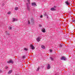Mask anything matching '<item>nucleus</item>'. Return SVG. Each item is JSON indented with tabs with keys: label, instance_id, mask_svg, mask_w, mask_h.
Returning a JSON list of instances; mask_svg holds the SVG:
<instances>
[{
	"label": "nucleus",
	"instance_id": "4",
	"mask_svg": "<svg viewBox=\"0 0 75 75\" xmlns=\"http://www.w3.org/2000/svg\"><path fill=\"white\" fill-rule=\"evenodd\" d=\"M67 59V58L65 57H62V58H61V60H64V61H65Z\"/></svg>",
	"mask_w": 75,
	"mask_h": 75
},
{
	"label": "nucleus",
	"instance_id": "24",
	"mask_svg": "<svg viewBox=\"0 0 75 75\" xmlns=\"http://www.w3.org/2000/svg\"><path fill=\"white\" fill-rule=\"evenodd\" d=\"M59 46L60 47H62V45H59Z\"/></svg>",
	"mask_w": 75,
	"mask_h": 75
},
{
	"label": "nucleus",
	"instance_id": "19",
	"mask_svg": "<svg viewBox=\"0 0 75 75\" xmlns=\"http://www.w3.org/2000/svg\"><path fill=\"white\" fill-rule=\"evenodd\" d=\"M11 13V12L10 11H9L8 12V14H10Z\"/></svg>",
	"mask_w": 75,
	"mask_h": 75
},
{
	"label": "nucleus",
	"instance_id": "9",
	"mask_svg": "<svg viewBox=\"0 0 75 75\" xmlns=\"http://www.w3.org/2000/svg\"><path fill=\"white\" fill-rule=\"evenodd\" d=\"M13 71V70H11L10 71H9L8 73V74H10L11 72H12V71Z\"/></svg>",
	"mask_w": 75,
	"mask_h": 75
},
{
	"label": "nucleus",
	"instance_id": "14",
	"mask_svg": "<svg viewBox=\"0 0 75 75\" xmlns=\"http://www.w3.org/2000/svg\"><path fill=\"white\" fill-rule=\"evenodd\" d=\"M50 59H51V61H54V59H53L52 57H50Z\"/></svg>",
	"mask_w": 75,
	"mask_h": 75
},
{
	"label": "nucleus",
	"instance_id": "27",
	"mask_svg": "<svg viewBox=\"0 0 75 75\" xmlns=\"http://www.w3.org/2000/svg\"><path fill=\"white\" fill-rule=\"evenodd\" d=\"M6 68V69H7V68H8V67H6V68Z\"/></svg>",
	"mask_w": 75,
	"mask_h": 75
},
{
	"label": "nucleus",
	"instance_id": "29",
	"mask_svg": "<svg viewBox=\"0 0 75 75\" xmlns=\"http://www.w3.org/2000/svg\"><path fill=\"white\" fill-rule=\"evenodd\" d=\"M28 2H30V0H28Z\"/></svg>",
	"mask_w": 75,
	"mask_h": 75
},
{
	"label": "nucleus",
	"instance_id": "3",
	"mask_svg": "<svg viewBox=\"0 0 75 75\" xmlns=\"http://www.w3.org/2000/svg\"><path fill=\"white\" fill-rule=\"evenodd\" d=\"M30 47H31L32 50H34V49H35V47H34V46H33V45H30Z\"/></svg>",
	"mask_w": 75,
	"mask_h": 75
},
{
	"label": "nucleus",
	"instance_id": "23",
	"mask_svg": "<svg viewBox=\"0 0 75 75\" xmlns=\"http://www.w3.org/2000/svg\"><path fill=\"white\" fill-rule=\"evenodd\" d=\"M75 19L72 21L73 22H75Z\"/></svg>",
	"mask_w": 75,
	"mask_h": 75
},
{
	"label": "nucleus",
	"instance_id": "15",
	"mask_svg": "<svg viewBox=\"0 0 75 75\" xmlns=\"http://www.w3.org/2000/svg\"><path fill=\"white\" fill-rule=\"evenodd\" d=\"M24 50H25V51H28V49L27 48H25L24 49Z\"/></svg>",
	"mask_w": 75,
	"mask_h": 75
},
{
	"label": "nucleus",
	"instance_id": "6",
	"mask_svg": "<svg viewBox=\"0 0 75 75\" xmlns=\"http://www.w3.org/2000/svg\"><path fill=\"white\" fill-rule=\"evenodd\" d=\"M65 3H66V4L68 6V5H69V2L68 1H66Z\"/></svg>",
	"mask_w": 75,
	"mask_h": 75
},
{
	"label": "nucleus",
	"instance_id": "18",
	"mask_svg": "<svg viewBox=\"0 0 75 75\" xmlns=\"http://www.w3.org/2000/svg\"><path fill=\"white\" fill-rule=\"evenodd\" d=\"M8 28L9 29H10V30H11V28H12L11 27H9Z\"/></svg>",
	"mask_w": 75,
	"mask_h": 75
},
{
	"label": "nucleus",
	"instance_id": "2",
	"mask_svg": "<svg viewBox=\"0 0 75 75\" xmlns=\"http://www.w3.org/2000/svg\"><path fill=\"white\" fill-rule=\"evenodd\" d=\"M7 62L8 64H10V63H11V64H13V60H12L11 59H10L9 61H8Z\"/></svg>",
	"mask_w": 75,
	"mask_h": 75
},
{
	"label": "nucleus",
	"instance_id": "10",
	"mask_svg": "<svg viewBox=\"0 0 75 75\" xmlns=\"http://www.w3.org/2000/svg\"><path fill=\"white\" fill-rule=\"evenodd\" d=\"M50 68V65L49 64L48 65L47 69H48Z\"/></svg>",
	"mask_w": 75,
	"mask_h": 75
},
{
	"label": "nucleus",
	"instance_id": "25",
	"mask_svg": "<svg viewBox=\"0 0 75 75\" xmlns=\"http://www.w3.org/2000/svg\"><path fill=\"white\" fill-rule=\"evenodd\" d=\"M39 27H41V26H42V25H39Z\"/></svg>",
	"mask_w": 75,
	"mask_h": 75
},
{
	"label": "nucleus",
	"instance_id": "20",
	"mask_svg": "<svg viewBox=\"0 0 75 75\" xmlns=\"http://www.w3.org/2000/svg\"><path fill=\"white\" fill-rule=\"evenodd\" d=\"M22 58L23 59H24V58H25V56H23Z\"/></svg>",
	"mask_w": 75,
	"mask_h": 75
},
{
	"label": "nucleus",
	"instance_id": "5",
	"mask_svg": "<svg viewBox=\"0 0 75 75\" xmlns=\"http://www.w3.org/2000/svg\"><path fill=\"white\" fill-rule=\"evenodd\" d=\"M42 30L43 33H45V29L44 28L42 29Z\"/></svg>",
	"mask_w": 75,
	"mask_h": 75
},
{
	"label": "nucleus",
	"instance_id": "21",
	"mask_svg": "<svg viewBox=\"0 0 75 75\" xmlns=\"http://www.w3.org/2000/svg\"><path fill=\"white\" fill-rule=\"evenodd\" d=\"M28 24H30V21H28Z\"/></svg>",
	"mask_w": 75,
	"mask_h": 75
},
{
	"label": "nucleus",
	"instance_id": "26",
	"mask_svg": "<svg viewBox=\"0 0 75 75\" xmlns=\"http://www.w3.org/2000/svg\"><path fill=\"white\" fill-rule=\"evenodd\" d=\"M42 15H41L40 16V18H42Z\"/></svg>",
	"mask_w": 75,
	"mask_h": 75
},
{
	"label": "nucleus",
	"instance_id": "8",
	"mask_svg": "<svg viewBox=\"0 0 75 75\" xmlns=\"http://www.w3.org/2000/svg\"><path fill=\"white\" fill-rule=\"evenodd\" d=\"M41 47V48H42V49H45V46L43 45H42Z\"/></svg>",
	"mask_w": 75,
	"mask_h": 75
},
{
	"label": "nucleus",
	"instance_id": "30",
	"mask_svg": "<svg viewBox=\"0 0 75 75\" xmlns=\"http://www.w3.org/2000/svg\"><path fill=\"white\" fill-rule=\"evenodd\" d=\"M31 20H32L33 21V18L31 19Z\"/></svg>",
	"mask_w": 75,
	"mask_h": 75
},
{
	"label": "nucleus",
	"instance_id": "7",
	"mask_svg": "<svg viewBox=\"0 0 75 75\" xmlns=\"http://www.w3.org/2000/svg\"><path fill=\"white\" fill-rule=\"evenodd\" d=\"M32 6H36V4L35 2L33 3H32Z\"/></svg>",
	"mask_w": 75,
	"mask_h": 75
},
{
	"label": "nucleus",
	"instance_id": "13",
	"mask_svg": "<svg viewBox=\"0 0 75 75\" xmlns=\"http://www.w3.org/2000/svg\"><path fill=\"white\" fill-rule=\"evenodd\" d=\"M51 10H52V11H53V10H55L54 8H52L51 9Z\"/></svg>",
	"mask_w": 75,
	"mask_h": 75
},
{
	"label": "nucleus",
	"instance_id": "17",
	"mask_svg": "<svg viewBox=\"0 0 75 75\" xmlns=\"http://www.w3.org/2000/svg\"><path fill=\"white\" fill-rule=\"evenodd\" d=\"M16 21V19H15V18H13V22L14 21Z\"/></svg>",
	"mask_w": 75,
	"mask_h": 75
},
{
	"label": "nucleus",
	"instance_id": "1",
	"mask_svg": "<svg viewBox=\"0 0 75 75\" xmlns=\"http://www.w3.org/2000/svg\"><path fill=\"white\" fill-rule=\"evenodd\" d=\"M42 38L41 37H38L36 38V40L38 42H39V41H40V40Z\"/></svg>",
	"mask_w": 75,
	"mask_h": 75
},
{
	"label": "nucleus",
	"instance_id": "16",
	"mask_svg": "<svg viewBox=\"0 0 75 75\" xmlns=\"http://www.w3.org/2000/svg\"><path fill=\"white\" fill-rule=\"evenodd\" d=\"M18 7L15 8V10H18Z\"/></svg>",
	"mask_w": 75,
	"mask_h": 75
},
{
	"label": "nucleus",
	"instance_id": "11",
	"mask_svg": "<svg viewBox=\"0 0 75 75\" xmlns=\"http://www.w3.org/2000/svg\"><path fill=\"white\" fill-rule=\"evenodd\" d=\"M27 10H30V6H27Z\"/></svg>",
	"mask_w": 75,
	"mask_h": 75
},
{
	"label": "nucleus",
	"instance_id": "28",
	"mask_svg": "<svg viewBox=\"0 0 75 75\" xmlns=\"http://www.w3.org/2000/svg\"><path fill=\"white\" fill-rule=\"evenodd\" d=\"M7 35H10V34L9 33H7Z\"/></svg>",
	"mask_w": 75,
	"mask_h": 75
},
{
	"label": "nucleus",
	"instance_id": "12",
	"mask_svg": "<svg viewBox=\"0 0 75 75\" xmlns=\"http://www.w3.org/2000/svg\"><path fill=\"white\" fill-rule=\"evenodd\" d=\"M40 66H39L37 69L36 71H39V69H40Z\"/></svg>",
	"mask_w": 75,
	"mask_h": 75
},
{
	"label": "nucleus",
	"instance_id": "22",
	"mask_svg": "<svg viewBox=\"0 0 75 75\" xmlns=\"http://www.w3.org/2000/svg\"><path fill=\"white\" fill-rule=\"evenodd\" d=\"M50 52H52V50H50Z\"/></svg>",
	"mask_w": 75,
	"mask_h": 75
}]
</instances>
